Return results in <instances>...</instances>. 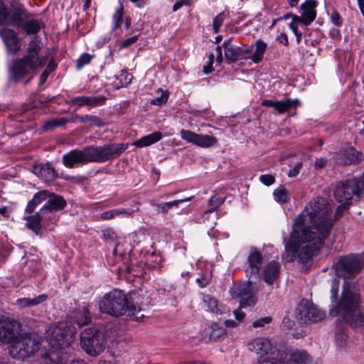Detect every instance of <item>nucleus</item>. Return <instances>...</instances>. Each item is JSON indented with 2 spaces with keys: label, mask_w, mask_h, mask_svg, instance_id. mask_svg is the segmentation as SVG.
I'll return each instance as SVG.
<instances>
[{
  "label": "nucleus",
  "mask_w": 364,
  "mask_h": 364,
  "mask_svg": "<svg viewBox=\"0 0 364 364\" xmlns=\"http://www.w3.org/2000/svg\"><path fill=\"white\" fill-rule=\"evenodd\" d=\"M106 98L102 96L89 97V96H79L73 98L71 103L77 107H82L87 105L90 107H96L105 104Z\"/></svg>",
  "instance_id": "a878e982"
},
{
  "label": "nucleus",
  "mask_w": 364,
  "mask_h": 364,
  "mask_svg": "<svg viewBox=\"0 0 364 364\" xmlns=\"http://www.w3.org/2000/svg\"><path fill=\"white\" fill-rule=\"evenodd\" d=\"M48 299L46 294H41L33 299L31 298H21L18 299L16 302L20 308H27L40 304L44 302Z\"/></svg>",
  "instance_id": "473e14b6"
},
{
  "label": "nucleus",
  "mask_w": 364,
  "mask_h": 364,
  "mask_svg": "<svg viewBox=\"0 0 364 364\" xmlns=\"http://www.w3.org/2000/svg\"><path fill=\"white\" fill-rule=\"evenodd\" d=\"M43 23L37 18L32 17V15L28 18H25L21 24L18 26L21 28L27 35L36 34L43 27Z\"/></svg>",
  "instance_id": "c85d7f7f"
},
{
  "label": "nucleus",
  "mask_w": 364,
  "mask_h": 364,
  "mask_svg": "<svg viewBox=\"0 0 364 364\" xmlns=\"http://www.w3.org/2000/svg\"><path fill=\"white\" fill-rule=\"evenodd\" d=\"M75 328L65 321L52 323L46 332V340L54 350H63L74 341Z\"/></svg>",
  "instance_id": "0eeeda50"
},
{
  "label": "nucleus",
  "mask_w": 364,
  "mask_h": 364,
  "mask_svg": "<svg viewBox=\"0 0 364 364\" xmlns=\"http://www.w3.org/2000/svg\"><path fill=\"white\" fill-rule=\"evenodd\" d=\"M262 273L265 282L272 284L279 275V264L277 262L270 261L264 267Z\"/></svg>",
  "instance_id": "bb28decb"
},
{
  "label": "nucleus",
  "mask_w": 364,
  "mask_h": 364,
  "mask_svg": "<svg viewBox=\"0 0 364 364\" xmlns=\"http://www.w3.org/2000/svg\"><path fill=\"white\" fill-rule=\"evenodd\" d=\"M257 290L252 282H247L234 286L230 289V294L233 299L240 302V307L253 306L257 302L256 294Z\"/></svg>",
  "instance_id": "9d476101"
},
{
  "label": "nucleus",
  "mask_w": 364,
  "mask_h": 364,
  "mask_svg": "<svg viewBox=\"0 0 364 364\" xmlns=\"http://www.w3.org/2000/svg\"><path fill=\"white\" fill-rule=\"evenodd\" d=\"M38 65L32 63L31 60L23 57L16 60L9 68L11 78L15 82H18L21 79L28 75L31 72L40 68Z\"/></svg>",
  "instance_id": "f8f14e48"
},
{
  "label": "nucleus",
  "mask_w": 364,
  "mask_h": 364,
  "mask_svg": "<svg viewBox=\"0 0 364 364\" xmlns=\"http://www.w3.org/2000/svg\"><path fill=\"white\" fill-rule=\"evenodd\" d=\"M9 354L14 358L24 360L33 355L41 346V338L35 333L18 335L10 343Z\"/></svg>",
  "instance_id": "423d86ee"
},
{
  "label": "nucleus",
  "mask_w": 364,
  "mask_h": 364,
  "mask_svg": "<svg viewBox=\"0 0 364 364\" xmlns=\"http://www.w3.org/2000/svg\"><path fill=\"white\" fill-rule=\"evenodd\" d=\"M331 210V205L322 197L306 205L295 220L289 240L285 244L282 254L285 262H292L297 258L303 267L308 269L311 265L313 255L323 247L333 227L328 217Z\"/></svg>",
  "instance_id": "f257e3e1"
},
{
  "label": "nucleus",
  "mask_w": 364,
  "mask_h": 364,
  "mask_svg": "<svg viewBox=\"0 0 364 364\" xmlns=\"http://www.w3.org/2000/svg\"><path fill=\"white\" fill-rule=\"evenodd\" d=\"M100 217L102 220H110L114 218L113 213H112V210H108L102 213Z\"/></svg>",
  "instance_id": "e2e57ef3"
},
{
  "label": "nucleus",
  "mask_w": 364,
  "mask_h": 364,
  "mask_svg": "<svg viewBox=\"0 0 364 364\" xmlns=\"http://www.w3.org/2000/svg\"><path fill=\"white\" fill-rule=\"evenodd\" d=\"M138 39V36H134L132 37L126 38L124 40L122 44V47H128L131 46L132 44L134 43Z\"/></svg>",
  "instance_id": "4d7b16f0"
},
{
  "label": "nucleus",
  "mask_w": 364,
  "mask_h": 364,
  "mask_svg": "<svg viewBox=\"0 0 364 364\" xmlns=\"http://www.w3.org/2000/svg\"><path fill=\"white\" fill-rule=\"evenodd\" d=\"M75 321L77 323L81 326L87 324L91 321V314L90 309L87 306H82L79 309L75 315Z\"/></svg>",
  "instance_id": "f704fd0d"
},
{
  "label": "nucleus",
  "mask_w": 364,
  "mask_h": 364,
  "mask_svg": "<svg viewBox=\"0 0 364 364\" xmlns=\"http://www.w3.org/2000/svg\"><path fill=\"white\" fill-rule=\"evenodd\" d=\"M331 19L332 23L336 26H341L342 24V18L337 11L332 12Z\"/></svg>",
  "instance_id": "864d4df0"
},
{
  "label": "nucleus",
  "mask_w": 364,
  "mask_h": 364,
  "mask_svg": "<svg viewBox=\"0 0 364 364\" xmlns=\"http://www.w3.org/2000/svg\"><path fill=\"white\" fill-rule=\"evenodd\" d=\"M111 210H112V213H113L114 218L116 216H119L120 215L128 217L132 214V212L127 211L124 209H113Z\"/></svg>",
  "instance_id": "5fc2aeb1"
},
{
  "label": "nucleus",
  "mask_w": 364,
  "mask_h": 364,
  "mask_svg": "<svg viewBox=\"0 0 364 364\" xmlns=\"http://www.w3.org/2000/svg\"><path fill=\"white\" fill-rule=\"evenodd\" d=\"M333 194L336 200L343 204H349L353 198L364 197V172L360 178L338 182Z\"/></svg>",
  "instance_id": "6e6552de"
},
{
  "label": "nucleus",
  "mask_w": 364,
  "mask_h": 364,
  "mask_svg": "<svg viewBox=\"0 0 364 364\" xmlns=\"http://www.w3.org/2000/svg\"><path fill=\"white\" fill-rule=\"evenodd\" d=\"M252 47L248 46H234L225 52V57L228 63H233L239 60L250 58Z\"/></svg>",
  "instance_id": "4be33fe9"
},
{
  "label": "nucleus",
  "mask_w": 364,
  "mask_h": 364,
  "mask_svg": "<svg viewBox=\"0 0 364 364\" xmlns=\"http://www.w3.org/2000/svg\"><path fill=\"white\" fill-rule=\"evenodd\" d=\"M119 77H121V80H120L121 87L127 86L132 82V80L133 79L132 75L130 73H128L127 72H122Z\"/></svg>",
  "instance_id": "49530a36"
},
{
  "label": "nucleus",
  "mask_w": 364,
  "mask_h": 364,
  "mask_svg": "<svg viewBox=\"0 0 364 364\" xmlns=\"http://www.w3.org/2000/svg\"><path fill=\"white\" fill-rule=\"evenodd\" d=\"M82 119L83 124L89 126L101 127L104 125L102 120L97 116L85 114Z\"/></svg>",
  "instance_id": "58836bf2"
},
{
  "label": "nucleus",
  "mask_w": 364,
  "mask_h": 364,
  "mask_svg": "<svg viewBox=\"0 0 364 364\" xmlns=\"http://www.w3.org/2000/svg\"><path fill=\"white\" fill-rule=\"evenodd\" d=\"M24 220L27 222V228L38 235L42 229L41 220H45V218L40 211L34 215L24 217Z\"/></svg>",
  "instance_id": "c756f323"
},
{
  "label": "nucleus",
  "mask_w": 364,
  "mask_h": 364,
  "mask_svg": "<svg viewBox=\"0 0 364 364\" xmlns=\"http://www.w3.org/2000/svg\"><path fill=\"white\" fill-rule=\"evenodd\" d=\"M227 333L226 330L216 323H213L208 328L204 330L202 340L205 343L218 341L223 338Z\"/></svg>",
  "instance_id": "393cba45"
},
{
  "label": "nucleus",
  "mask_w": 364,
  "mask_h": 364,
  "mask_svg": "<svg viewBox=\"0 0 364 364\" xmlns=\"http://www.w3.org/2000/svg\"><path fill=\"white\" fill-rule=\"evenodd\" d=\"M80 346L87 354L97 356L105 348V336L95 327L86 328L80 333Z\"/></svg>",
  "instance_id": "1a4fd4ad"
},
{
  "label": "nucleus",
  "mask_w": 364,
  "mask_h": 364,
  "mask_svg": "<svg viewBox=\"0 0 364 364\" xmlns=\"http://www.w3.org/2000/svg\"><path fill=\"white\" fill-rule=\"evenodd\" d=\"M278 355V360L281 364H306L311 362V356L304 350L287 348L282 352L279 351Z\"/></svg>",
  "instance_id": "ddd939ff"
},
{
  "label": "nucleus",
  "mask_w": 364,
  "mask_h": 364,
  "mask_svg": "<svg viewBox=\"0 0 364 364\" xmlns=\"http://www.w3.org/2000/svg\"><path fill=\"white\" fill-rule=\"evenodd\" d=\"M296 314L300 323H303L318 322L325 316L323 311L307 301L298 306Z\"/></svg>",
  "instance_id": "9b49d317"
},
{
  "label": "nucleus",
  "mask_w": 364,
  "mask_h": 364,
  "mask_svg": "<svg viewBox=\"0 0 364 364\" xmlns=\"http://www.w3.org/2000/svg\"><path fill=\"white\" fill-rule=\"evenodd\" d=\"M233 313L237 321H241L245 318V314L239 309L235 310Z\"/></svg>",
  "instance_id": "680f3d73"
},
{
  "label": "nucleus",
  "mask_w": 364,
  "mask_h": 364,
  "mask_svg": "<svg viewBox=\"0 0 364 364\" xmlns=\"http://www.w3.org/2000/svg\"><path fill=\"white\" fill-rule=\"evenodd\" d=\"M303 166L302 162L299 161L297 162L293 167V168L290 169L288 173L289 177H295L298 175L299 171H301V168Z\"/></svg>",
  "instance_id": "603ef678"
},
{
  "label": "nucleus",
  "mask_w": 364,
  "mask_h": 364,
  "mask_svg": "<svg viewBox=\"0 0 364 364\" xmlns=\"http://www.w3.org/2000/svg\"><path fill=\"white\" fill-rule=\"evenodd\" d=\"M124 14V7L122 3L117 8L112 16V22L114 23V29L119 28L122 23V17Z\"/></svg>",
  "instance_id": "ea45409f"
},
{
  "label": "nucleus",
  "mask_w": 364,
  "mask_h": 364,
  "mask_svg": "<svg viewBox=\"0 0 364 364\" xmlns=\"http://www.w3.org/2000/svg\"><path fill=\"white\" fill-rule=\"evenodd\" d=\"M250 350L255 352L258 356V362L263 363L268 360L266 357L272 348L270 341L264 338H256L247 344Z\"/></svg>",
  "instance_id": "aec40b11"
},
{
  "label": "nucleus",
  "mask_w": 364,
  "mask_h": 364,
  "mask_svg": "<svg viewBox=\"0 0 364 364\" xmlns=\"http://www.w3.org/2000/svg\"><path fill=\"white\" fill-rule=\"evenodd\" d=\"M68 122H69V119H68L65 117L52 119V120L47 121L46 122H45V124L43 125V129H47V130L52 129L56 127L64 126Z\"/></svg>",
  "instance_id": "a19ab883"
},
{
  "label": "nucleus",
  "mask_w": 364,
  "mask_h": 364,
  "mask_svg": "<svg viewBox=\"0 0 364 364\" xmlns=\"http://www.w3.org/2000/svg\"><path fill=\"white\" fill-rule=\"evenodd\" d=\"M7 25L18 27L25 18H28L31 14L28 13L24 6L16 1H11L8 7Z\"/></svg>",
  "instance_id": "dca6fc26"
},
{
  "label": "nucleus",
  "mask_w": 364,
  "mask_h": 364,
  "mask_svg": "<svg viewBox=\"0 0 364 364\" xmlns=\"http://www.w3.org/2000/svg\"><path fill=\"white\" fill-rule=\"evenodd\" d=\"M277 40L280 43L285 46H287L288 42V37L284 33H282L277 38Z\"/></svg>",
  "instance_id": "bf43d9fd"
},
{
  "label": "nucleus",
  "mask_w": 364,
  "mask_h": 364,
  "mask_svg": "<svg viewBox=\"0 0 364 364\" xmlns=\"http://www.w3.org/2000/svg\"><path fill=\"white\" fill-rule=\"evenodd\" d=\"M339 282L331 281V299L335 304L329 310L331 316L338 318L335 322V340L342 346L348 338L347 326L351 328H364V314L360 310L363 303L360 289L354 284L345 283L338 297Z\"/></svg>",
  "instance_id": "f03ea898"
},
{
  "label": "nucleus",
  "mask_w": 364,
  "mask_h": 364,
  "mask_svg": "<svg viewBox=\"0 0 364 364\" xmlns=\"http://www.w3.org/2000/svg\"><path fill=\"white\" fill-rule=\"evenodd\" d=\"M127 148L122 143L107 144L103 146H87L82 149L71 150L63 156V164L69 168L91 162L103 163L119 156Z\"/></svg>",
  "instance_id": "7ed1b4c3"
},
{
  "label": "nucleus",
  "mask_w": 364,
  "mask_h": 364,
  "mask_svg": "<svg viewBox=\"0 0 364 364\" xmlns=\"http://www.w3.org/2000/svg\"><path fill=\"white\" fill-rule=\"evenodd\" d=\"M0 36L4 43L8 52L13 54L18 53L21 49V42L16 32L9 28L0 29Z\"/></svg>",
  "instance_id": "6ab92c4d"
},
{
  "label": "nucleus",
  "mask_w": 364,
  "mask_h": 364,
  "mask_svg": "<svg viewBox=\"0 0 364 364\" xmlns=\"http://www.w3.org/2000/svg\"><path fill=\"white\" fill-rule=\"evenodd\" d=\"M317 1L316 0H306L301 5V15L306 18L307 24H311L316 16V8Z\"/></svg>",
  "instance_id": "cd10ccee"
},
{
  "label": "nucleus",
  "mask_w": 364,
  "mask_h": 364,
  "mask_svg": "<svg viewBox=\"0 0 364 364\" xmlns=\"http://www.w3.org/2000/svg\"><path fill=\"white\" fill-rule=\"evenodd\" d=\"M276 101L271 100H264L262 102V106L269 107H274V104Z\"/></svg>",
  "instance_id": "774afa93"
},
{
  "label": "nucleus",
  "mask_w": 364,
  "mask_h": 364,
  "mask_svg": "<svg viewBox=\"0 0 364 364\" xmlns=\"http://www.w3.org/2000/svg\"><path fill=\"white\" fill-rule=\"evenodd\" d=\"M136 304L137 301L134 304L129 295L119 289L106 293L98 304L100 311L104 314L116 317L127 314L135 316L138 320L145 316V309Z\"/></svg>",
  "instance_id": "20e7f679"
},
{
  "label": "nucleus",
  "mask_w": 364,
  "mask_h": 364,
  "mask_svg": "<svg viewBox=\"0 0 364 364\" xmlns=\"http://www.w3.org/2000/svg\"><path fill=\"white\" fill-rule=\"evenodd\" d=\"M255 50L253 54L250 55V59H251L255 63H259L263 58L267 45L263 41L259 39L255 42Z\"/></svg>",
  "instance_id": "72a5a7b5"
},
{
  "label": "nucleus",
  "mask_w": 364,
  "mask_h": 364,
  "mask_svg": "<svg viewBox=\"0 0 364 364\" xmlns=\"http://www.w3.org/2000/svg\"><path fill=\"white\" fill-rule=\"evenodd\" d=\"M217 56H216V60L218 63H222L223 60V51H222V46H218L215 48Z\"/></svg>",
  "instance_id": "052dcab7"
},
{
  "label": "nucleus",
  "mask_w": 364,
  "mask_h": 364,
  "mask_svg": "<svg viewBox=\"0 0 364 364\" xmlns=\"http://www.w3.org/2000/svg\"><path fill=\"white\" fill-rule=\"evenodd\" d=\"M364 267V256L361 254H348L339 257L333 265L336 276L344 279L345 283H350L356 287L355 282L348 280L355 279Z\"/></svg>",
  "instance_id": "39448f33"
},
{
  "label": "nucleus",
  "mask_w": 364,
  "mask_h": 364,
  "mask_svg": "<svg viewBox=\"0 0 364 364\" xmlns=\"http://www.w3.org/2000/svg\"><path fill=\"white\" fill-rule=\"evenodd\" d=\"M225 13L221 12L213 19V30L215 33H218L219 32L220 28L223 25V23L225 20Z\"/></svg>",
  "instance_id": "c03bdc74"
},
{
  "label": "nucleus",
  "mask_w": 364,
  "mask_h": 364,
  "mask_svg": "<svg viewBox=\"0 0 364 364\" xmlns=\"http://www.w3.org/2000/svg\"><path fill=\"white\" fill-rule=\"evenodd\" d=\"M232 41V38H230L228 40H227L222 44V48H223L225 49V52H226V50H228V48L234 47V46L231 45Z\"/></svg>",
  "instance_id": "69168bd1"
},
{
  "label": "nucleus",
  "mask_w": 364,
  "mask_h": 364,
  "mask_svg": "<svg viewBox=\"0 0 364 364\" xmlns=\"http://www.w3.org/2000/svg\"><path fill=\"white\" fill-rule=\"evenodd\" d=\"M223 203V200H221L220 198L217 197L216 196H212L208 200V205H215V207L209 210L208 212L215 211L216 208L219 207Z\"/></svg>",
  "instance_id": "8fccbe9b"
},
{
  "label": "nucleus",
  "mask_w": 364,
  "mask_h": 364,
  "mask_svg": "<svg viewBox=\"0 0 364 364\" xmlns=\"http://www.w3.org/2000/svg\"><path fill=\"white\" fill-rule=\"evenodd\" d=\"M82 118H83V115L80 116L77 114H73L70 119H69V122H76L78 121V122L82 123V119H81Z\"/></svg>",
  "instance_id": "0e129e2a"
},
{
  "label": "nucleus",
  "mask_w": 364,
  "mask_h": 364,
  "mask_svg": "<svg viewBox=\"0 0 364 364\" xmlns=\"http://www.w3.org/2000/svg\"><path fill=\"white\" fill-rule=\"evenodd\" d=\"M168 95L166 92H162L160 97H157L151 100V104L154 105H161L166 102Z\"/></svg>",
  "instance_id": "09e8293b"
},
{
  "label": "nucleus",
  "mask_w": 364,
  "mask_h": 364,
  "mask_svg": "<svg viewBox=\"0 0 364 364\" xmlns=\"http://www.w3.org/2000/svg\"><path fill=\"white\" fill-rule=\"evenodd\" d=\"M180 134L182 139L202 148L214 146L218 142V139L215 136L198 134L190 130L183 129Z\"/></svg>",
  "instance_id": "4468645a"
},
{
  "label": "nucleus",
  "mask_w": 364,
  "mask_h": 364,
  "mask_svg": "<svg viewBox=\"0 0 364 364\" xmlns=\"http://www.w3.org/2000/svg\"><path fill=\"white\" fill-rule=\"evenodd\" d=\"M346 205L347 204L341 203V205L337 207L334 215V220H338L341 217L346 208Z\"/></svg>",
  "instance_id": "6e6d98bb"
},
{
  "label": "nucleus",
  "mask_w": 364,
  "mask_h": 364,
  "mask_svg": "<svg viewBox=\"0 0 364 364\" xmlns=\"http://www.w3.org/2000/svg\"><path fill=\"white\" fill-rule=\"evenodd\" d=\"M18 325L9 318L0 316V344L9 343L18 333Z\"/></svg>",
  "instance_id": "a211bd4d"
},
{
  "label": "nucleus",
  "mask_w": 364,
  "mask_h": 364,
  "mask_svg": "<svg viewBox=\"0 0 364 364\" xmlns=\"http://www.w3.org/2000/svg\"><path fill=\"white\" fill-rule=\"evenodd\" d=\"M262 260L263 257L261 252L255 247H251L247 257L248 266L245 269L247 276H259Z\"/></svg>",
  "instance_id": "412c9836"
},
{
  "label": "nucleus",
  "mask_w": 364,
  "mask_h": 364,
  "mask_svg": "<svg viewBox=\"0 0 364 364\" xmlns=\"http://www.w3.org/2000/svg\"><path fill=\"white\" fill-rule=\"evenodd\" d=\"M92 58L93 55H91L88 53H85L82 54L77 61V68L80 69L84 65L90 63Z\"/></svg>",
  "instance_id": "a18cd8bd"
},
{
  "label": "nucleus",
  "mask_w": 364,
  "mask_h": 364,
  "mask_svg": "<svg viewBox=\"0 0 364 364\" xmlns=\"http://www.w3.org/2000/svg\"><path fill=\"white\" fill-rule=\"evenodd\" d=\"M46 203L41 208V214L45 220H53V212L63 210L66 205V201L63 196L49 193Z\"/></svg>",
  "instance_id": "2eb2a0df"
},
{
  "label": "nucleus",
  "mask_w": 364,
  "mask_h": 364,
  "mask_svg": "<svg viewBox=\"0 0 364 364\" xmlns=\"http://www.w3.org/2000/svg\"><path fill=\"white\" fill-rule=\"evenodd\" d=\"M33 173L46 182H50L58 178V173L49 164H38L33 167Z\"/></svg>",
  "instance_id": "b1692460"
},
{
  "label": "nucleus",
  "mask_w": 364,
  "mask_h": 364,
  "mask_svg": "<svg viewBox=\"0 0 364 364\" xmlns=\"http://www.w3.org/2000/svg\"><path fill=\"white\" fill-rule=\"evenodd\" d=\"M292 23H295L296 24L301 23H303L304 24L305 26H309V24H307L306 22V18H304V17H303V16L301 14V16H296V15H294L292 17Z\"/></svg>",
  "instance_id": "13d9d810"
},
{
  "label": "nucleus",
  "mask_w": 364,
  "mask_h": 364,
  "mask_svg": "<svg viewBox=\"0 0 364 364\" xmlns=\"http://www.w3.org/2000/svg\"><path fill=\"white\" fill-rule=\"evenodd\" d=\"M272 318L270 316H265L260 318L259 319H257L255 321L252 323V326L254 328H262L264 327L266 324H268L271 322Z\"/></svg>",
  "instance_id": "de8ad7c7"
},
{
  "label": "nucleus",
  "mask_w": 364,
  "mask_h": 364,
  "mask_svg": "<svg viewBox=\"0 0 364 364\" xmlns=\"http://www.w3.org/2000/svg\"><path fill=\"white\" fill-rule=\"evenodd\" d=\"M203 306L207 311L218 312V301L208 294L203 295Z\"/></svg>",
  "instance_id": "c9c22d12"
},
{
  "label": "nucleus",
  "mask_w": 364,
  "mask_h": 364,
  "mask_svg": "<svg viewBox=\"0 0 364 364\" xmlns=\"http://www.w3.org/2000/svg\"><path fill=\"white\" fill-rule=\"evenodd\" d=\"M42 48V43L41 40L37 37H33L28 43L27 48V53L23 57L28 60L35 63L41 67H43L45 64L43 59L40 58L39 52Z\"/></svg>",
  "instance_id": "5701e85b"
},
{
  "label": "nucleus",
  "mask_w": 364,
  "mask_h": 364,
  "mask_svg": "<svg viewBox=\"0 0 364 364\" xmlns=\"http://www.w3.org/2000/svg\"><path fill=\"white\" fill-rule=\"evenodd\" d=\"M334 159L338 164L350 165L363 161L364 156L354 147L348 146L335 153Z\"/></svg>",
  "instance_id": "f3484780"
},
{
  "label": "nucleus",
  "mask_w": 364,
  "mask_h": 364,
  "mask_svg": "<svg viewBox=\"0 0 364 364\" xmlns=\"http://www.w3.org/2000/svg\"><path fill=\"white\" fill-rule=\"evenodd\" d=\"M274 196L276 201L279 203H285L290 200L289 191L284 187L276 188L274 191Z\"/></svg>",
  "instance_id": "e433bc0d"
},
{
  "label": "nucleus",
  "mask_w": 364,
  "mask_h": 364,
  "mask_svg": "<svg viewBox=\"0 0 364 364\" xmlns=\"http://www.w3.org/2000/svg\"><path fill=\"white\" fill-rule=\"evenodd\" d=\"M48 196H49V192L47 191H41L36 193L34 195L33 199L28 201L25 210L26 212L28 213H33L36 206L41 203L43 201L46 200Z\"/></svg>",
  "instance_id": "2f4dec72"
},
{
  "label": "nucleus",
  "mask_w": 364,
  "mask_h": 364,
  "mask_svg": "<svg viewBox=\"0 0 364 364\" xmlns=\"http://www.w3.org/2000/svg\"><path fill=\"white\" fill-rule=\"evenodd\" d=\"M292 105V101L288 99L284 101H276L274 109L279 114L288 111Z\"/></svg>",
  "instance_id": "79ce46f5"
},
{
  "label": "nucleus",
  "mask_w": 364,
  "mask_h": 364,
  "mask_svg": "<svg viewBox=\"0 0 364 364\" xmlns=\"http://www.w3.org/2000/svg\"><path fill=\"white\" fill-rule=\"evenodd\" d=\"M150 204L151 206L156 208L155 211H156V214H159L161 213H162V210H161V204L158 203L157 202H156L154 200L150 201Z\"/></svg>",
  "instance_id": "338daca9"
},
{
  "label": "nucleus",
  "mask_w": 364,
  "mask_h": 364,
  "mask_svg": "<svg viewBox=\"0 0 364 364\" xmlns=\"http://www.w3.org/2000/svg\"><path fill=\"white\" fill-rule=\"evenodd\" d=\"M259 181L266 186H270L275 182V178L272 175L264 174L260 176Z\"/></svg>",
  "instance_id": "3c124183"
},
{
  "label": "nucleus",
  "mask_w": 364,
  "mask_h": 364,
  "mask_svg": "<svg viewBox=\"0 0 364 364\" xmlns=\"http://www.w3.org/2000/svg\"><path fill=\"white\" fill-rule=\"evenodd\" d=\"M8 14L7 5L0 0V26L7 25Z\"/></svg>",
  "instance_id": "37998d69"
},
{
  "label": "nucleus",
  "mask_w": 364,
  "mask_h": 364,
  "mask_svg": "<svg viewBox=\"0 0 364 364\" xmlns=\"http://www.w3.org/2000/svg\"><path fill=\"white\" fill-rule=\"evenodd\" d=\"M161 138L162 134L160 132H155L136 140L134 142V145L139 148H142L144 146H150L159 141Z\"/></svg>",
  "instance_id": "7c9ffc66"
},
{
  "label": "nucleus",
  "mask_w": 364,
  "mask_h": 364,
  "mask_svg": "<svg viewBox=\"0 0 364 364\" xmlns=\"http://www.w3.org/2000/svg\"><path fill=\"white\" fill-rule=\"evenodd\" d=\"M193 198V196H191L188 198H186L183 199H179V200H175L170 202H166L161 204V210H162V213H166L169 209L172 208L173 207H176L179 204L183 203L190 201Z\"/></svg>",
  "instance_id": "4c0bfd02"
}]
</instances>
